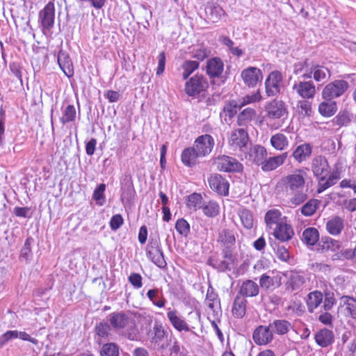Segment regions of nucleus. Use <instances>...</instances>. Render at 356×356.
I'll use <instances>...</instances> for the list:
<instances>
[{
	"label": "nucleus",
	"mask_w": 356,
	"mask_h": 356,
	"mask_svg": "<svg viewBox=\"0 0 356 356\" xmlns=\"http://www.w3.org/2000/svg\"><path fill=\"white\" fill-rule=\"evenodd\" d=\"M200 65L197 60H186L183 63L181 67L184 70L182 73L183 79H186Z\"/></svg>",
	"instance_id": "50"
},
{
	"label": "nucleus",
	"mask_w": 356,
	"mask_h": 356,
	"mask_svg": "<svg viewBox=\"0 0 356 356\" xmlns=\"http://www.w3.org/2000/svg\"><path fill=\"white\" fill-rule=\"evenodd\" d=\"M348 88V83L343 80H336L326 85L322 91L323 98L332 99L341 96Z\"/></svg>",
	"instance_id": "4"
},
{
	"label": "nucleus",
	"mask_w": 356,
	"mask_h": 356,
	"mask_svg": "<svg viewBox=\"0 0 356 356\" xmlns=\"http://www.w3.org/2000/svg\"><path fill=\"white\" fill-rule=\"evenodd\" d=\"M265 222L269 229H272L273 226H278L286 220V217H282V213L278 209H270L265 214Z\"/></svg>",
	"instance_id": "28"
},
{
	"label": "nucleus",
	"mask_w": 356,
	"mask_h": 356,
	"mask_svg": "<svg viewBox=\"0 0 356 356\" xmlns=\"http://www.w3.org/2000/svg\"><path fill=\"white\" fill-rule=\"evenodd\" d=\"M344 228V219L340 216H334L326 222V230L332 236L339 235Z\"/></svg>",
	"instance_id": "29"
},
{
	"label": "nucleus",
	"mask_w": 356,
	"mask_h": 356,
	"mask_svg": "<svg viewBox=\"0 0 356 356\" xmlns=\"http://www.w3.org/2000/svg\"><path fill=\"white\" fill-rule=\"evenodd\" d=\"M272 147L279 151L285 149L289 145V141L285 135L277 133L273 135L270 140Z\"/></svg>",
	"instance_id": "40"
},
{
	"label": "nucleus",
	"mask_w": 356,
	"mask_h": 356,
	"mask_svg": "<svg viewBox=\"0 0 356 356\" xmlns=\"http://www.w3.org/2000/svg\"><path fill=\"white\" fill-rule=\"evenodd\" d=\"M314 339L320 347L326 348L334 342V335L332 330L323 328L316 333Z\"/></svg>",
	"instance_id": "27"
},
{
	"label": "nucleus",
	"mask_w": 356,
	"mask_h": 356,
	"mask_svg": "<svg viewBox=\"0 0 356 356\" xmlns=\"http://www.w3.org/2000/svg\"><path fill=\"white\" fill-rule=\"evenodd\" d=\"M269 325L272 330L280 335L286 334L291 327V323L285 320H275Z\"/></svg>",
	"instance_id": "47"
},
{
	"label": "nucleus",
	"mask_w": 356,
	"mask_h": 356,
	"mask_svg": "<svg viewBox=\"0 0 356 356\" xmlns=\"http://www.w3.org/2000/svg\"><path fill=\"white\" fill-rule=\"evenodd\" d=\"M203 198L199 193H194L188 197L186 206L192 211H197L203 207Z\"/></svg>",
	"instance_id": "45"
},
{
	"label": "nucleus",
	"mask_w": 356,
	"mask_h": 356,
	"mask_svg": "<svg viewBox=\"0 0 356 356\" xmlns=\"http://www.w3.org/2000/svg\"><path fill=\"white\" fill-rule=\"evenodd\" d=\"M342 307H344L346 315L356 319V299L348 296H343L341 298Z\"/></svg>",
	"instance_id": "35"
},
{
	"label": "nucleus",
	"mask_w": 356,
	"mask_h": 356,
	"mask_svg": "<svg viewBox=\"0 0 356 356\" xmlns=\"http://www.w3.org/2000/svg\"><path fill=\"white\" fill-rule=\"evenodd\" d=\"M247 303L248 301L245 298L237 295L232 307V315L235 318H242L246 314Z\"/></svg>",
	"instance_id": "31"
},
{
	"label": "nucleus",
	"mask_w": 356,
	"mask_h": 356,
	"mask_svg": "<svg viewBox=\"0 0 356 356\" xmlns=\"http://www.w3.org/2000/svg\"><path fill=\"white\" fill-rule=\"evenodd\" d=\"M323 302V294L318 291L310 292L307 295V306L309 312L312 313Z\"/></svg>",
	"instance_id": "38"
},
{
	"label": "nucleus",
	"mask_w": 356,
	"mask_h": 356,
	"mask_svg": "<svg viewBox=\"0 0 356 356\" xmlns=\"http://www.w3.org/2000/svg\"><path fill=\"white\" fill-rule=\"evenodd\" d=\"M262 99L261 95L259 91H257L251 95H245L243 97L242 99V105H245L248 104L255 103L260 102Z\"/></svg>",
	"instance_id": "60"
},
{
	"label": "nucleus",
	"mask_w": 356,
	"mask_h": 356,
	"mask_svg": "<svg viewBox=\"0 0 356 356\" xmlns=\"http://www.w3.org/2000/svg\"><path fill=\"white\" fill-rule=\"evenodd\" d=\"M210 188L220 195L226 196L229 193V184L220 175H212L209 180Z\"/></svg>",
	"instance_id": "17"
},
{
	"label": "nucleus",
	"mask_w": 356,
	"mask_h": 356,
	"mask_svg": "<svg viewBox=\"0 0 356 356\" xmlns=\"http://www.w3.org/2000/svg\"><path fill=\"white\" fill-rule=\"evenodd\" d=\"M55 8L52 2H49L40 11V17L42 27L49 30L54 26Z\"/></svg>",
	"instance_id": "18"
},
{
	"label": "nucleus",
	"mask_w": 356,
	"mask_h": 356,
	"mask_svg": "<svg viewBox=\"0 0 356 356\" xmlns=\"http://www.w3.org/2000/svg\"><path fill=\"white\" fill-rule=\"evenodd\" d=\"M241 76L243 83L248 87H254L263 79V74L259 68L248 67L242 70Z\"/></svg>",
	"instance_id": "8"
},
{
	"label": "nucleus",
	"mask_w": 356,
	"mask_h": 356,
	"mask_svg": "<svg viewBox=\"0 0 356 356\" xmlns=\"http://www.w3.org/2000/svg\"><path fill=\"white\" fill-rule=\"evenodd\" d=\"M57 60L63 73L67 77H72L74 74V67L69 54L60 50L58 54Z\"/></svg>",
	"instance_id": "25"
},
{
	"label": "nucleus",
	"mask_w": 356,
	"mask_h": 356,
	"mask_svg": "<svg viewBox=\"0 0 356 356\" xmlns=\"http://www.w3.org/2000/svg\"><path fill=\"white\" fill-rule=\"evenodd\" d=\"M111 326L106 323H99L95 327L97 334L101 337H108L110 334Z\"/></svg>",
	"instance_id": "59"
},
{
	"label": "nucleus",
	"mask_w": 356,
	"mask_h": 356,
	"mask_svg": "<svg viewBox=\"0 0 356 356\" xmlns=\"http://www.w3.org/2000/svg\"><path fill=\"white\" fill-rule=\"evenodd\" d=\"M205 303L210 309L208 312L209 319L211 318H218L221 315L220 301L218 299V295L213 292L212 288L211 289H209L207 291Z\"/></svg>",
	"instance_id": "13"
},
{
	"label": "nucleus",
	"mask_w": 356,
	"mask_h": 356,
	"mask_svg": "<svg viewBox=\"0 0 356 356\" xmlns=\"http://www.w3.org/2000/svg\"><path fill=\"white\" fill-rule=\"evenodd\" d=\"M108 321L111 327L115 330H120L127 327L131 328L132 332L126 334L130 340H134L136 337V330L133 319L123 312H114L109 315Z\"/></svg>",
	"instance_id": "2"
},
{
	"label": "nucleus",
	"mask_w": 356,
	"mask_h": 356,
	"mask_svg": "<svg viewBox=\"0 0 356 356\" xmlns=\"http://www.w3.org/2000/svg\"><path fill=\"white\" fill-rule=\"evenodd\" d=\"M208 87L207 79L202 75H195L186 82L184 90L191 97L199 95Z\"/></svg>",
	"instance_id": "6"
},
{
	"label": "nucleus",
	"mask_w": 356,
	"mask_h": 356,
	"mask_svg": "<svg viewBox=\"0 0 356 356\" xmlns=\"http://www.w3.org/2000/svg\"><path fill=\"white\" fill-rule=\"evenodd\" d=\"M147 335L151 343L154 346H159L165 338V331L161 324L155 322L153 327L147 332Z\"/></svg>",
	"instance_id": "21"
},
{
	"label": "nucleus",
	"mask_w": 356,
	"mask_h": 356,
	"mask_svg": "<svg viewBox=\"0 0 356 356\" xmlns=\"http://www.w3.org/2000/svg\"><path fill=\"white\" fill-rule=\"evenodd\" d=\"M318 206V200L311 199L301 207V213L305 216H311L316 212Z\"/></svg>",
	"instance_id": "51"
},
{
	"label": "nucleus",
	"mask_w": 356,
	"mask_h": 356,
	"mask_svg": "<svg viewBox=\"0 0 356 356\" xmlns=\"http://www.w3.org/2000/svg\"><path fill=\"white\" fill-rule=\"evenodd\" d=\"M252 339L254 342L259 346H264L270 343L273 339V334L270 325L257 327L253 332Z\"/></svg>",
	"instance_id": "10"
},
{
	"label": "nucleus",
	"mask_w": 356,
	"mask_h": 356,
	"mask_svg": "<svg viewBox=\"0 0 356 356\" xmlns=\"http://www.w3.org/2000/svg\"><path fill=\"white\" fill-rule=\"evenodd\" d=\"M341 243L333 238H326L323 241L322 250L325 252H332L335 254L332 256V259H339L345 254V252L341 249Z\"/></svg>",
	"instance_id": "20"
},
{
	"label": "nucleus",
	"mask_w": 356,
	"mask_h": 356,
	"mask_svg": "<svg viewBox=\"0 0 356 356\" xmlns=\"http://www.w3.org/2000/svg\"><path fill=\"white\" fill-rule=\"evenodd\" d=\"M214 146V140L209 134L199 136L194 143L193 147L197 152V154L204 157L209 154Z\"/></svg>",
	"instance_id": "7"
},
{
	"label": "nucleus",
	"mask_w": 356,
	"mask_h": 356,
	"mask_svg": "<svg viewBox=\"0 0 356 356\" xmlns=\"http://www.w3.org/2000/svg\"><path fill=\"white\" fill-rule=\"evenodd\" d=\"M312 74L316 82H321L322 83H325L331 76L328 68L314 63L312 67Z\"/></svg>",
	"instance_id": "32"
},
{
	"label": "nucleus",
	"mask_w": 356,
	"mask_h": 356,
	"mask_svg": "<svg viewBox=\"0 0 356 356\" xmlns=\"http://www.w3.org/2000/svg\"><path fill=\"white\" fill-rule=\"evenodd\" d=\"M337 110V104L334 102H323L318 106V111L323 117H330L333 115Z\"/></svg>",
	"instance_id": "46"
},
{
	"label": "nucleus",
	"mask_w": 356,
	"mask_h": 356,
	"mask_svg": "<svg viewBox=\"0 0 356 356\" xmlns=\"http://www.w3.org/2000/svg\"><path fill=\"white\" fill-rule=\"evenodd\" d=\"M167 316L172 326L179 332L189 331V327L184 320L177 315L176 312L170 311L168 312Z\"/></svg>",
	"instance_id": "37"
},
{
	"label": "nucleus",
	"mask_w": 356,
	"mask_h": 356,
	"mask_svg": "<svg viewBox=\"0 0 356 356\" xmlns=\"http://www.w3.org/2000/svg\"><path fill=\"white\" fill-rule=\"evenodd\" d=\"M313 64L314 63H309L308 60L296 63L293 65V74L304 80L311 79Z\"/></svg>",
	"instance_id": "26"
},
{
	"label": "nucleus",
	"mask_w": 356,
	"mask_h": 356,
	"mask_svg": "<svg viewBox=\"0 0 356 356\" xmlns=\"http://www.w3.org/2000/svg\"><path fill=\"white\" fill-rule=\"evenodd\" d=\"M292 89L303 99L313 98L316 94L315 86L312 81H301L295 83Z\"/></svg>",
	"instance_id": "14"
},
{
	"label": "nucleus",
	"mask_w": 356,
	"mask_h": 356,
	"mask_svg": "<svg viewBox=\"0 0 356 356\" xmlns=\"http://www.w3.org/2000/svg\"><path fill=\"white\" fill-rule=\"evenodd\" d=\"M312 112V104L306 100H299L296 104V113L299 118L304 119L311 115Z\"/></svg>",
	"instance_id": "44"
},
{
	"label": "nucleus",
	"mask_w": 356,
	"mask_h": 356,
	"mask_svg": "<svg viewBox=\"0 0 356 356\" xmlns=\"http://www.w3.org/2000/svg\"><path fill=\"white\" fill-rule=\"evenodd\" d=\"M305 283V278L297 272L291 271L289 274V280L287 282L288 287L292 291L300 288Z\"/></svg>",
	"instance_id": "43"
},
{
	"label": "nucleus",
	"mask_w": 356,
	"mask_h": 356,
	"mask_svg": "<svg viewBox=\"0 0 356 356\" xmlns=\"http://www.w3.org/2000/svg\"><path fill=\"white\" fill-rule=\"evenodd\" d=\"M256 111L251 108L243 110L238 115L237 122L239 126H245L255 117Z\"/></svg>",
	"instance_id": "48"
},
{
	"label": "nucleus",
	"mask_w": 356,
	"mask_h": 356,
	"mask_svg": "<svg viewBox=\"0 0 356 356\" xmlns=\"http://www.w3.org/2000/svg\"><path fill=\"white\" fill-rule=\"evenodd\" d=\"M225 11L218 5H213L206 8V17L211 23H216L220 20Z\"/></svg>",
	"instance_id": "36"
},
{
	"label": "nucleus",
	"mask_w": 356,
	"mask_h": 356,
	"mask_svg": "<svg viewBox=\"0 0 356 356\" xmlns=\"http://www.w3.org/2000/svg\"><path fill=\"white\" fill-rule=\"evenodd\" d=\"M321 179L318 181V192L321 193L329 187L334 185L338 179L337 176L332 174L327 179H325V176H320Z\"/></svg>",
	"instance_id": "49"
},
{
	"label": "nucleus",
	"mask_w": 356,
	"mask_h": 356,
	"mask_svg": "<svg viewBox=\"0 0 356 356\" xmlns=\"http://www.w3.org/2000/svg\"><path fill=\"white\" fill-rule=\"evenodd\" d=\"M259 288L258 284L250 280H246L242 282L238 295L243 298L255 297L259 294Z\"/></svg>",
	"instance_id": "24"
},
{
	"label": "nucleus",
	"mask_w": 356,
	"mask_h": 356,
	"mask_svg": "<svg viewBox=\"0 0 356 356\" xmlns=\"http://www.w3.org/2000/svg\"><path fill=\"white\" fill-rule=\"evenodd\" d=\"M202 208L204 213L209 217L216 216L219 212V206L214 202H209L207 204H203Z\"/></svg>",
	"instance_id": "56"
},
{
	"label": "nucleus",
	"mask_w": 356,
	"mask_h": 356,
	"mask_svg": "<svg viewBox=\"0 0 356 356\" xmlns=\"http://www.w3.org/2000/svg\"><path fill=\"white\" fill-rule=\"evenodd\" d=\"M147 250L148 257L152 261L160 268H165L167 264L158 242L151 241L147 246Z\"/></svg>",
	"instance_id": "15"
},
{
	"label": "nucleus",
	"mask_w": 356,
	"mask_h": 356,
	"mask_svg": "<svg viewBox=\"0 0 356 356\" xmlns=\"http://www.w3.org/2000/svg\"><path fill=\"white\" fill-rule=\"evenodd\" d=\"M287 156L288 154L284 152L275 156L266 157L261 168L264 172L276 170L284 164Z\"/></svg>",
	"instance_id": "22"
},
{
	"label": "nucleus",
	"mask_w": 356,
	"mask_h": 356,
	"mask_svg": "<svg viewBox=\"0 0 356 356\" xmlns=\"http://www.w3.org/2000/svg\"><path fill=\"white\" fill-rule=\"evenodd\" d=\"M335 304V298L333 293L326 292L323 301V308L325 311L330 310Z\"/></svg>",
	"instance_id": "61"
},
{
	"label": "nucleus",
	"mask_w": 356,
	"mask_h": 356,
	"mask_svg": "<svg viewBox=\"0 0 356 356\" xmlns=\"http://www.w3.org/2000/svg\"><path fill=\"white\" fill-rule=\"evenodd\" d=\"M266 117L270 120H278L288 114V110L284 102L280 99H273L265 106Z\"/></svg>",
	"instance_id": "5"
},
{
	"label": "nucleus",
	"mask_w": 356,
	"mask_h": 356,
	"mask_svg": "<svg viewBox=\"0 0 356 356\" xmlns=\"http://www.w3.org/2000/svg\"><path fill=\"white\" fill-rule=\"evenodd\" d=\"M100 355L101 356H118L119 348L113 343H106L102 346Z\"/></svg>",
	"instance_id": "53"
},
{
	"label": "nucleus",
	"mask_w": 356,
	"mask_h": 356,
	"mask_svg": "<svg viewBox=\"0 0 356 356\" xmlns=\"http://www.w3.org/2000/svg\"><path fill=\"white\" fill-rule=\"evenodd\" d=\"M307 173L303 170L297 169L283 177L277 184V188H282L291 195L289 202L296 207L303 203L308 197L306 188Z\"/></svg>",
	"instance_id": "1"
},
{
	"label": "nucleus",
	"mask_w": 356,
	"mask_h": 356,
	"mask_svg": "<svg viewBox=\"0 0 356 356\" xmlns=\"http://www.w3.org/2000/svg\"><path fill=\"white\" fill-rule=\"evenodd\" d=\"M129 281L130 283L137 289H139L142 286V277L138 273H131L129 277Z\"/></svg>",
	"instance_id": "64"
},
{
	"label": "nucleus",
	"mask_w": 356,
	"mask_h": 356,
	"mask_svg": "<svg viewBox=\"0 0 356 356\" xmlns=\"http://www.w3.org/2000/svg\"><path fill=\"white\" fill-rule=\"evenodd\" d=\"M283 75L281 72H271L265 81V92L268 97H273L280 92L282 87Z\"/></svg>",
	"instance_id": "3"
},
{
	"label": "nucleus",
	"mask_w": 356,
	"mask_h": 356,
	"mask_svg": "<svg viewBox=\"0 0 356 356\" xmlns=\"http://www.w3.org/2000/svg\"><path fill=\"white\" fill-rule=\"evenodd\" d=\"M238 216L240 218L243 226L250 229L254 226V217L252 212L246 209H241L238 211Z\"/></svg>",
	"instance_id": "42"
},
{
	"label": "nucleus",
	"mask_w": 356,
	"mask_h": 356,
	"mask_svg": "<svg viewBox=\"0 0 356 356\" xmlns=\"http://www.w3.org/2000/svg\"><path fill=\"white\" fill-rule=\"evenodd\" d=\"M312 146L309 143L298 145L293 152L294 159L298 163L306 161L312 153Z\"/></svg>",
	"instance_id": "30"
},
{
	"label": "nucleus",
	"mask_w": 356,
	"mask_h": 356,
	"mask_svg": "<svg viewBox=\"0 0 356 356\" xmlns=\"http://www.w3.org/2000/svg\"><path fill=\"white\" fill-rule=\"evenodd\" d=\"M217 242L225 248H229L234 245L236 242V238L233 231L227 229H222L218 234Z\"/></svg>",
	"instance_id": "34"
},
{
	"label": "nucleus",
	"mask_w": 356,
	"mask_h": 356,
	"mask_svg": "<svg viewBox=\"0 0 356 356\" xmlns=\"http://www.w3.org/2000/svg\"><path fill=\"white\" fill-rule=\"evenodd\" d=\"M301 239L307 245H314L319 239L318 231L314 227H308L303 231Z\"/></svg>",
	"instance_id": "39"
},
{
	"label": "nucleus",
	"mask_w": 356,
	"mask_h": 356,
	"mask_svg": "<svg viewBox=\"0 0 356 356\" xmlns=\"http://www.w3.org/2000/svg\"><path fill=\"white\" fill-rule=\"evenodd\" d=\"M200 157L202 156L197 154V152L193 147L184 149L181 153V161L186 166L195 165Z\"/></svg>",
	"instance_id": "33"
},
{
	"label": "nucleus",
	"mask_w": 356,
	"mask_h": 356,
	"mask_svg": "<svg viewBox=\"0 0 356 356\" xmlns=\"http://www.w3.org/2000/svg\"><path fill=\"white\" fill-rule=\"evenodd\" d=\"M259 284L262 288L266 289H275L281 285V277L279 276L270 277L264 274L260 277Z\"/></svg>",
	"instance_id": "41"
},
{
	"label": "nucleus",
	"mask_w": 356,
	"mask_h": 356,
	"mask_svg": "<svg viewBox=\"0 0 356 356\" xmlns=\"http://www.w3.org/2000/svg\"><path fill=\"white\" fill-rule=\"evenodd\" d=\"M17 338H18L17 330L7 331L0 337V347H2L9 340Z\"/></svg>",
	"instance_id": "62"
},
{
	"label": "nucleus",
	"mask_w": 356,
	"mask_h": 356,
	"mask_svg": "<svg viewBox=\"0 0 356 356\" xmlns=\"http://www.w3.org/2000/svg\"><path fill=\"white\" fill-rule=\"evenodd\" d=\"M268 156L267 149L261 145H254L250 148L245 155V159L257 165L262 166Z\"/></svg>",
	"instance_id": "12"
},
{
	"label": "nucleus",
	"mask_w": 356,
	"mask_h": 356,
	"mask_svg": "<svg viewBox=\"0 0 356 356\" xmlns=\"http://www.w3.org/2000/svg\"><path fill=\"white\" fill-rule=\"evenodd\" d=\"M350 122V118L348 112L339 113L333 120L335 125L339 127L347 126Z\"/></svg>",
	"instance_id": "57"
},
{
	"label": "nucleus",
	"mask_w": 356,
	"mask_h": 356,
	"mask_svg": "<svg viewBox=\"0 0 356 356\" xmlns=\"http://www.w3.org/2000/svg\"><path fill=\"white\" fill-rule=\"evenodd\" d=\"M176 230L184 236H187L190 232V225L184 218L179 219L175 224Z\"/></svg>",
	"instance_id": "58"
},
{
	"label": "nucleus",
	"mask_w": 356,
	"mask_h": 356,
	"mask_svg": "<svg viewBox=\"0 0 356 356\" xmlns=\"http://www.w3.org/2000/svg\"><path fill=\"white\" fill-rule=\"evenodd\" d=\"M248 141V134L243 129H237L232 131L228 139V143L233 150L245 147Z\"/></svg>",
	"instance_id": "11"
},
{
	"label": "nucleus",
	"mask_w": 356,
	"mask_h": 356,
	"mask_svg": "<svg viewBox=\"0 0 356 356\" xmlns=\"http://www.w3.org/2000/svg\"><path fill=\"white\" fill-rule=\"evenodd\" d=\"M218 168L224 172H240L243 165L236 159L228 156H220L216 159Z\"/></svg>",
	"instance_id": "9"
},
{
	"label": "nucleus",
	"mask_w": 356,
	"mask_h": 356,
	"mask_svg": "<svg viewBox=\"0 0 356 356\" xmlns=\"http://www.w3.org/2000/svg\"><path fill=\"white\" fill-rule=\"evenodd\" d=\"M211 54V51L208 47L200 46L193 51L192 57L197 60L203 61L205 58H208Z\"/></svg>",
	"instance_id": "54"
},
{
	"label": "nucleus",
	"mask_w": 356,
	"mask_h": 356,
	"mask_svg": "<svg viewBox=\"0 0 356 356\" xmlns=\"http://www.w3.org/2000/svg\"><path fill=\"white\" fill-rule=\"evenodd\" d=\"M274 237L281 242H286L294 236L293 229L286 220L274 228Z\"/></svg>",
	"instance_id": "19"
},
{
	"label": "nucleus",
	"mask_w": 356,
	"mask_h": 356,
	"mask_svg": "<svg viewBox=\"0 0 356 356\" xmlns=\"http://www.w3.org/2000/svg\"><path fill=\"white\" fill-rule=\"evenodd\" d=\"M123 218L120 214L114 215L110 220V227L112 230H117L123 224Z\"/></svg>",
	"instance_id": "63"
},
{
	"label": "nucleus",
	"mask_w": 356,
	"mask_h": 356,
	"mask_svg": "<svg viewBox=\"0 0 356 356\" xmlns=\"http://www.w3.org/2000/svg\"><path fill=\"white\" fill-rule=\"evenodd\" d=\"M311 169L314 176H326L330 172V167L325 156H315L311 163Z\"/></svg>",
	"instance_id": "16"
},
{
	"label": "nucleus",
	"mask_w": 356,
	"mask_h": 356,
	"mask_svg": "<svg viewBox=\"0 0 356 356\" xmlns=\"http://www.w3.org/2000/svg\"><path fill=\"white\" fill-rule=\"evenodd\" d=\"M224 70V63L220 58H212L207 63L206 72L211 78L219 77Z\"/></svg>",
	"instance_id": "23"
},
{
	"label": "nucleus",
	"mask_w": 356,
	"mask_h": 356,
	"mask_svg": "<svg viewBox=\"0 0 356 356\" xmlns=\"http://www.w3.org/2000/svg\"><path fill=\"white\" fill-rule=\"evenodd\" d=\"M106 190V185L104 184H99L93 192L92 197L97 203L102 206L105 202L104 192Z\"/></svg>",
	"instance_id": "55"
},
{
	"label": "nucleus",
	"mask_w": 356,
	"mask_h": 356,
	"mask_svg": "<svg viewBox=\"0 0 356 356\" xmlns=\"http://www.w3.org/2000/svg\"><path fill=\"white\" fill-rule=\"evenodd\" d=\"M76 117V110L74 106L68 105L63 111V115L60 118V122L64 124L74 120Z\"/></svg>",
	"instance_id": "52"
}]
</instances>
